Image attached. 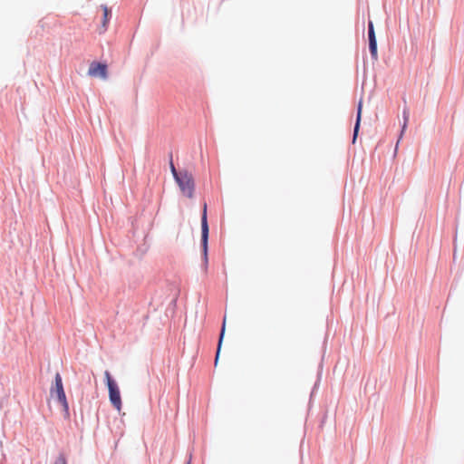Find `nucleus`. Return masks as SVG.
<instances>
[{
	"label": "nucleus",
	"mask_w": 464,
	"mask_h": 464,
	"mask_svg": "<svg viewBox=\"0 0 464 464\" xmlns=\"http://www.w3.org/2000/svg\"><path fill=\"white\" fill-rule=\"evenodd\" d=\"M53 398H56L62 404L63 410L66 417H69V405L63 390V380L59 372L55 374L54 385L50 390Z\"/></svg>",
	"instance_id": "f257e3e1"
},
{
	"label": "nucleus",
	"mask_w": 464,
	"mask_h": 464,
	"mask_svg": "<svg viewBox=\"0 0 464 464\" xmlns=\"http://www.w3.org/2000/svg\"><path fill=\"white\" fill-rule=\"evenodd\" d=\"M104 377L109 390V399L113 407L120 412L121 411V398L116 382L111 378L109 371H105Z\"/></svg>",
	"instance_id": "f03ea898"
},
{
	"label": "nucleus",
	"mask_w": 464,
	"mask_h": 464,
	"mask_svg": "<svg viewBox=\"0 0 464 464\" xmlns=\"http://www.w3.org/2000/svg\"><path fill=\"white\" fill-rule=\"evenodd\" d=\"M178 183L182 194L191 198L194 195L195 184L191 173L187 170L179 171V178L175 179Z\"/></svg>",
	"instance_id": "7ed1b4c3"
},
{
	"label": "nucleus",
	"mask_w": 464,
	"mask_h": 464,
	"mask_svg": "<svg viewBox=\"0 0 464 464\" xmlns=\"http://www.w3.org/2000/svg\"><path fill=\"white\" fill-rule=\"evenodd\" d=\"M208 225L207 219V204H204L203 213L201 217V243L203 250V270L205 273L208 271Z\"/></svg>",
	"instance_id": "20e7f679"
},
{
	"label": "nucleus",
	"mask_w": 464,
	"mask_h": 464,
	"mask_svg": "<svg viewBox=\"0 0 464 464\" xmlns=\"http://www.w3.org/2000/svg\"><path fill=\"white\" fill-rule=\"evenodd\" d=\"M88 74L91 77H100L102 79L107 78V65L104 63L92 62L90 64Z\"/></svg>",
	"instance_id": "39448f33"
},
{
	"label": "nucleus",
	"mask_w": 464,
	"mask_h": 464,
	"mask_svg": "<svg viewBox=\"0 0 464 464\" xmlns=\"http://www.w3.org/2000/svg\"><path fill=\"white\" fill-rule=\"evenodd\" d=\"M368 36H369V48H370V53L372 54V57L374 59V60H377L378 58V53H377V41H376V37H375V33H374V28H373V24L372 21L369 22V24H368Z\"/></svg>",
	"instance_id": "423d86ee"
},
{
	"label": "nucleus",
	"mask_w": 464,
	"mask_h": 464,
	"mask_svg": "<svg viewBox=\"0 0 464 464\" xmlns=\"http://www.w3.org/2000/svg\"><path fill=\"white\" fill-rule=\"evenodd\" d=\"M101 8L103 12V19H102V32H105L107 30V26H108L111 14L110 8L107 5H101Z\"/></svg>",
	"instance_id": "0eeeda50"
},
{
	"label": "nucleus",
	"mask_w": 464,
	"mask_h": 464,
	"mask_svg": "<svg viewBox=\"0 0 464 464\" xmlns=\"http://www.w3.org/2000/svg\"><path fill=\"white\" fill-rule=\"evenodd\" d=\"M362 102H360L359 104H358L356 122H355V126H354V130H353V142L355 141V140L357 138V135H358V131H359V128H360V122H361V118H362Z\"/></svg>",
	"instance_id": "6e6552de"
},
{
	"label": "nucleus",
	"mask_w": 464,
	"mask_h": 464,
	"mask_svg": "<svg viewBox=\"0 0 464 464\" xmlns=\"http://www.w3.org/2000/svg\"><path fill=\"white\" fill-rule=\"evenodd\" d=\"M225 331H226V317L224 318L223 324H222L221 333H220V335H219V340H218V349H217V353H216V358H215V364H217L218 357H219L220 349H221V345H222Z\"/></svg>",
	"instance_id": "1a4fd4ad"
},
{
	"label": "nucleus",
	"mask_w": 464,
	"mask_h": 464,
	"mask_svg": "<svg viewBox=\"0 0 464 464\" xmlns=\"http://www.w3.org/2000/svg\"><path fill=\"white\" fill-rule=\"evenodd\" d=\"M402 114H403L404 122H403V125H402V128H401V137L402 136V134H403V132L406 130L407 125H408L409 117H410L409 110L407 108H405L403 110V113Z\"/></svg>",
	"instance_id": "9d476101"
},
{
	"label": "nucleus",
	"mask_w": 464,
	"mask_h": 464,
	"mask_svg": "<svg viewBox=\"0 0 464 464\" xmlns=\"http://www.w3.org/2000/svg\"><path fill=\"white\" fill-rule=\"evenodd\" d=\"M53 464H67L66 457L63 453H61L55 459Z\"/></svg>",
	"instance_id": "9b49d317"
},
{
	"label": "nucleus",
	"mask_w": 464,
	"mask_h": 464,
	"mask_svg": "<svg viewBox=\"0 0 464 464\" xmlns=\"http://www.w3.org/2000/svg\"><path fill=\"white\" fill-rule=\"evenodd\" d=\"M170 170H171V173H172V175H173V178H174L175 179H178V178H179V172H178V171H177V169H176V168H175V166H174V164H173L172 160H170Z\"/></svg>",
	"instance_id": "f8f14e48"
}]
</instances>
